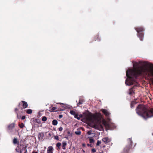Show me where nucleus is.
Instances as JSON below:
<instances>
[{
  "label": "nucleus",
  "mask_w": 153,
  "mask_h": 153,
  "mask_svg": "<svg viewBox=\"0 0 153 153\" xmlns=\"http://www.w3.org/2000/svg\"><path fill=\"white\" fill-rule=\"evenodd\" d=\"M133 65L134 69L129 68L126 72V76L127 78L126 79L125 84L126 85H133L136 83V80L138 75L142 74V71L138 70L140 65H143L145 66V68L142 70L143 72L147 73L150 71L149 69L151 68L152 65V64H150L147 62H143L139 61L138 62H132Z\"/></svg>",
  "instance_id": "1"
},
{
  "label": "nucleus",
  "mask_w": 153,
  "mask_h": 153,
  "mask_svg": "<svg viewBox=\"0 0 153 153\" xmlns=\"http://www.w3.org/2000/svg\"><path fill=\"white\" fill-rule=\"evenodd\" d=\"M135 110L137 114L145 119L153 117V108L148 109L144 105L139 104Z\"/></svg>",
  "instance_id": "2"
},
{
  "label": "nucleus",
  "mask_w": 153,
  "mask_h": 153,
  "mask_svg": "<svg viewBox=\"0 0 153 153\" xmlns=\"http://www.w3.org/2000/svg\"><path fill=\"white\" fill-rule=\"evenodd\" d=\"M136 30L138 33L137 36L140 38V40L141 41H143L144 35L143 32L144 30V29L143 27H140L137 28L136 29Z\"/></svg>",
  "instance_id": "3"
},
{
  "label": "nucleus",
  "mask_w": 153,
  "mask_h": 153,
  "mask_svg": "<svg viewBox=\"0 0 153 153\" xmlns=\"http://www.w3.org/2000/svg\"><path fill=\"white\" fill-rule=\"evenodd\" d=\"M128 144L125 147L123 150L124 153H128V151L131 148L132 141L131 138L127 139Z\"/></svg>",
  "instance_id": "4"
},
{
  "label": "nucleus",
  "mask_w": 153,
  "mask_h": 153,
  "mask_svg": "<svg viewBox=\"0 0 153 153\" xmlns=\"http://www.w3.org/2000/svg\"><path fill=\"white\" fill-rule=\"evenodd\" d=\"M21 103H22V107H21V110H23V109L26 108L27 107L28 104L26 102L24 101H22L21 102Z\"/></svg>",
  "instance_id": "5"
},
{
  "label": "nucleus",
  "mask_w": 153,
  "mask_h": 153,
  "mask_svg": "<svg viewBox=\"0 0 153 153\" xmlns=\"http://www.w3.org/2000/svg\"><path fill=\"white\" fill-rule=\"evenodd\" d=\"M102 112L106 116H108L109 115V112L106 110L102 109L101 110Z\"/></svg>",
  "instance_id": "6"
},
{
  "label": "nucleus",
  "mask_w": 153,
  "mask_h": 153,
  "mask_svg": "<svg viewBox=\"0 0 153 153\" xmlns=\"http://www.w3.org/2000/svg\"><path fill=\"white\" fill-rule=\"evenodd\" d=\"M102 112L106 116H108L109 115V112L106 110L102 109L101 110Z\"/></svg>",
  "instance_id": "7"
},
{
  "label": "nucleus",
  "mask_w": 153,
  "mask_h": 153,
  "mask_svg": "<svg viewBox=\"0 0 153 153\" xmlns=\"http://www.w3.org/2000/svg\"><path fill=\"white\" fill-rule=\"evenodd\" d=\"M15 123H12L10 124L8 126V128L9 130H12L14 127Z\"/></svg>",
  "instance_id": "8"
},
{
  "label": "nucleus",
  "mask_w": 153,
  "mask_h": 153,
  "mask_svg": "<svg viewBox=\"0 0 153 153\" xmlns=\"http://www.w3.org/2000/svg\"><path fill=\"white\" fill-rule=\"evenodd\" d=\"M13 143L14 145L17 144L18 145H19V141L16 138H14L13 140Z\"/></svg>",
  "instance_id": "9"
},
{
  "label": "nucleus",
  "mask_w": 153,
  "mask_h": 153,
  "mask_svg": "<svg viewBox=\"0 0 153 153\" xmlns=\"http://www.w3.org/2000/svg\"><path fill=\"white\" fill-rule=\"evenodd\" d=\"M53 148L52 146H49L47 152L48 153H53Z\"/></svg>",
  "instance_id": "10"
},
{
  "label": "nucleus",
  "mask_w": 153,
  "mask_h": 153,
  "mask_svg": "<svg viewBox=\"0 0 153 153\" xmlns=\"http://www.w3.org/2000/svg\"><path fill=\"white\" fill-rule=\"evenodd\" d=\"M133 88H132L129 89L128 94L130 95H132L135 94L134 91L133 89Z\"/></svg>",
  "instance_id": "11"
},
{
  "label": "nucleus",
  "mask_w": 153,
  "mask_h": 153,
  "mask_svg": "<svg viewBox=\"0 0 153 153\" xmlns=\"http://www.w3.org/2000/svg\"><path fill=\"white\" fill-rule=\"evenodd\" d=\"M44 137V134L42 132L40 133L38 135V138L40 140L42 139Z\"/></svg>",
  "instance_id": "12"
},
{
  "label": "nucleus",
  "mask_w": 153,
  "mask_h": 153,
  "mask_svg": "<svg viewBox=\"0 0 153 153\" xmlns=\"http://www.w3.org/2000/svg\"><path fill=\"white\" fill-rule=\"evenodd\" d=\"M102 141L105 143H107L109 142L108 139V137H106L102 139Z\"/></svg>",
  "instance_id": "13"
},
{
  "label": "nucleus",
  "mask_w": 153,
  "mask_h": 153,
  "mask_svg": "<svg viewBox=\"0 0 153 153\" xmlns=\"http://www.w3.org/2000/svg\"><path fill=\"white\" fill-rule=\"evenodd\" d=\"M137 102L135 101H132L131 103L130 107L132 108L134 107V105L136 104Z\"/></svg>",
  "instance_id": "14"
},
{
  "label": "nucleus",
  "mask_w": 153,
  "mask_h": 153,
  "mask_svg": "<svg viewBox=\"0 0 153 153\" xmlns=\"http://www.w3.org/2000/svg\"><path fill=\"white\" fill-rule=\"evenodd\" d=\"M49 108L51 110L53 111L56 112L58 111L57 110L55 111V110L56 109V107H52V105Z\"/></svg>",
  "instance_id": "15"
},
{
  "label": "nucleus",
  "mask_w": 153,
  "mask_h": 153,
  "mask_svg": "<svg viewBox=\"0 0 153 153\" xmlns=\"http://www.w3.org/2000/svg\"><path fill=\"white\" fill-rule=\"evenodd\" d=\"M62 148L63 149H65L66 148L65 147L67 145V143L66 142H63L62 143Z\"/></svg>",
  "instance_id": "16"
},
{
  "label": "nucleus",
  "mask_w": 153,
  "mask_h": 153,
  "mask_svg": "<svg viewBox=\"0 0 153 153\" xmlns=\"http://www.w3.org/2000/svg\"><path fill=\"white\" fill-rule=\"evenodd\" d=\"M58 122L57 120H53L52 121V124L54 126H56L57 125Z\"/></svg>",
  "instance_id": "17"
},
{
  "label": "nucleus",
  "mask_w": 153,
  "mask_h": 153,
  "mask_svg": "<svg viewBox=\"0 0 153 153\" xmlns=\"http://www.w3.org/2000/svg\"><path fill=\"white\" fill-rule=\"evenodd\" d=\"M22 152H24V153H27V149L25 148H22L20 151V153H22Z\"/></svg>",
  "instance_id": "18"
},
{
  "label": "nucleus",
  "mask_w": 153,
  "mask_h": 153,
  "mask_svg": "<svg viewBox=\"0 0 153 153\" xmlns=\"http://www.w3.org/2000/svg\"><path fill=\"white\" fill-rule=\"evenodd\" d=\"M33 121L34 122H36L37 123H40V120L39 119H33Z\"/></svg>",
  "instance_id": "19"
},
{
  "label": "nucleus",
  "mask_w": 153,
  "mask_h": 153,
  "mask_svg": "<svg viewBox=\"0 0 153 153\" xmlns=\"http://www.w3.org/2000/svg\"><path fill=\"white\" fill-rule=\"evenodd\" d=\"M84 102V100L82 99H80L79 100L78 104L79 105L82 104L83 102Z\"/></svg>",
  "instance_id": "20"
},
{
  "label": "nucleus",
  "mask_w": 153,
  "mask_h": 153,
  "mask_svg": "<svg viewBox=\"0 0 153 153\" xmlns=\"http://www.w3.org/2000/svg\"><path fill=\"white\" fill-rule=\"evenodd\" d=\"M105 126L106 127H107L109 128H110L111 127V124L109 123H105Z\"/></svg>",
  "instance_id": "21"
},
{
  "label": "nucleus",
  "mask_w": 153,
  "mask_h": 153,
  "mask_svg": "<svg viewBox=\"0 0 153 153\" xmlns=\"http://www.w3.org/2000/svg\"><path fill=\"white\" fill-rule=\"evenodd\" d=\"M26 112L28 114H30L32 113V111L31 109H27L26 111Z\"/></svg>",
  "instance_id": "22"
},
{
  "label": "nucleus",
  "mask_w": 153,
  "mask_h": 153,
  "mask_svg": "<svg viewBox=\"0 0 153 153\" xmlns=\"http://www.w3.org/2000/svg\"><path fill=\"white\" fill-rule=\"evenodd\" d=\"M89 141L90 143H93L94 142V139L92 138H89Z\"/></svg>",
  "instance_id": "23"
},
{
  "label": "nucleus",
  "mask_w": 153,
  "mask_h": 153,
  "mask_svg": "<svg viewBox=\"0 0 153 153\" xmlns=\"http://www.w3.org/2000/svg\"><path fill=\"white\" fill-rule=\"evenodd\" d=\"M87 119L88 120L91 122H93L94 121L93 120L91 117H88Z\"/></svg>",
  "instance_id": "24"
},
{
  "label": "nucleus",
  "mask_w": 153,
  "mask_h": 153,
  "mask_svg": "<svg viewBox=\"0 0 153 153\" xmlns=\"http://www.w3.org/2000/svg\"><path fill=\"white\" fill-rule=\"evenodd\" d=\"M70 113L72 115H74L76 114L75 112L73 110H71L70 112Z\"/></svg>",
  "instance_id": "25"
},
{
  "label": "nucleus",
  "mask_w": 153,
  "mask_h": 153,
  "mask_svg": "<svg viewBox=\"0 0 153 153\" xmlns=\"http://www.w3.org/2000/svg\"><path fill=\"white\" fill-rule=\"evenodd\" d=\"M47 119V117L45 116H43L42 117V120L43 121H45Z\"/></svg>",
  "instance_id": "26"
},
{
  "label": "nucleus",
  "mask_w": 153,
  "mask_h": 153,
  "mask_svg": "<svg viewBox=\"0 0 153 153\" xmlns=\"http://www.w3.org/2000/svg\"><path fill=\"white\" fill-rule=\"evenodd\" d=\"M19 127L21 128H22L24 127V124L23 123H22L21 124H19Z\"/></svg>",
  "instance_id": "27"
},
{
  "label": "nucleus",
  "mask_w": 153,
  "mask_h": 153,
  "mask_svg": "<svg viewBox=\"0 0 153 153\" xmlns=\"http://www.w3.org/2000/svg\"><path fill=\"white\" fill-rule=\"evenodd\" d=\"M75 133L76 135H80L81 134V132L80 131H77L75 132Z\"/></svg>",
  "instance_id": "28"
},
{
  "label": "nucleus",
  "mask_w": 153,
  "mask_h": 153,
  "mask_svg": "<svg viewBox=\"0 0 153 153\" xmlns=\"http://www.w3.org/2000/svg\"><path fill=\"white\" fill-rule=\"evenodd\" d=\"M61 146V143H57L56 146H57L59 149H60V147Z\"/></svg>",
  "instance_id": "29"
},
{
  "label": "nucleus",
  "mask_w": 153,
  "mask_h": 153,
  "mask_svg": "<svg viewBox=\"0 0 153 153\" xmlns=\"http://www.w3.org/2000/svg\"><path fill=\"white\" fill-rule=\"evenodd\" d=\"M74 117L75 118L77 119L78 120L80 119V117H78V115L77 114H76L75 115Z\"/></svg>",
  "instance_id": "30"
},
{
  "label": "nucleus",
  "mask_w": 153,
  "mask_h": 153,
  "mask_svg": "<svg viewBox=\"0 0 153 153\" xmlns=\"http://www.w3.org/2000/svg\"><path fill=\"white\" fill-rule=\"evenodd\" d=\"M101 141L98 140L97 141L96 145L97 146H99L100 144L101 143Z\"/></svg>",
  "instance_id": "31"
},
{
  "label": "nucleus",
  "mask_w": 153,
  "mask_h": 153,
  "mask_svg": "<svg viewBox=\"0 0 153 153\" xmlns=\"http://www.w3.org/2000/svg\"><path fill=\"white\" fill-rule=\"evenodd\" d=\"M18 110V109L17 108H16L15 109V112L17 114V115H18V113L17 112Z\"/></svg>",
  "instance_id": "32"
},
{
  "label": "nucleus",
  "mask_w": 153,
  "mask_h": 153,
  "mask_svg": "<svg viewBox=\"0 0 153 153\" xmlns=\"http://www.w3.org/2000/svg\"><path fill=\"white\" fill-rule=\"evenodd\" d=\"M21 105H22V103H21V102H20L18 105V106L19 108H20L21 109V107H22V106H21Z\"/></svg>",
  "instance_id": "33"
},
{
  "label": "nucleus",
  "mask_w": 153,
  "mask_h": 153,
  "mask_svg": "<svg viewBox=\"0 0 153 153\" xmlns=\"http://www.w3.org/2000/svg\"><path fill=\"white\" fill-rule=\"evenodd\" d=\"M87 134L88 135H90V134H92V133H91V131H88L87 132Z\"/></svg>",
  "instance_id": "34"
},
{
  "label": "nucleus",
  "mask_w": 153,
  "mask_h": 153,
  "mask_svg": "<svg viewBox=\"0 0 153 153\" xmlns=\"http://www.w3.org/2000/svg\"><path fill=\"white\" fill-rule=\"evenodd\" d=\"M54 139L56 140H59V137L58 136L56 135L54 137Z\"/></svg>",
  "instance_id": "35"
},
{
  "label": "nucleus",
  "mask_w": 153,
  "mask_h": 153,
  "mask_svg": "<svg viewBox=\"0 0 153 153\" xmlns=\"http://www.w3.org/2000/svg\"><path fill=\"white\" fill-rule=\"evenodd\" d=\"M63 128L62 127H59V131H61L62 130Z\"/></svg>",
  "instance_id": "36"
},
{
  "label": "nucleus",
  "mask_w": 153,
  "mask_h": 153,
  "mask_svg": "<svg viewBox=\"0 0 153 153\" xmlns=\"http://www.w3.org/2000/svg\"><path fill=\"white\" fill-rule=\"evenodd\" d=\"M91 151L92 152H96V150L94 149H93L91 150Z\"/></svg>",
  "instance_id": "37"
},
{
  "label": "nucleus",
  "mask_w": 153,
  "mask_h": 153,
  "mask_svg": "<svg viewBox=\"0 0 153 153\" xmlns=\"http://www.w3.org/2000/svg\"><path fill=\"white\" fill-rule=\"evenodd\" d=\"M87 145L88 146H90L91 147H92L93 146V145L91 144H88Z\"/></svg>",
  "instance_id": "38"
},
{
  "label": "nucleus",
  "mask_w": 153,
  "mask_h": 153,
  "mask_svg": "<svg viewBox=\"0 0 153 153\" xmlns=\"http://www.w3.org/2000/svg\"><path fill=\"white\" fill-rule=\"evenodd\" d=\"M25 118V116H22V120H24Z\"/></svg>",
  "instance_id": "39"
},
{
  "label": "nucleus",
  "mask_w": 153,
  "mask_h": 153,
  "mask_svg": "<svg viewBox=\"0 0 153 153\" xmlns=\"http://www.w3.org/2000/svg\"><path fill=\"white\" fill-rule=\"evenodd\" d=\"M63 117L62 115L60 114L59 115V118L60 119L62 118Z\"/></svg>",
  "instance_id": "40"
},
{
  "label": "nucleus",
  "mask_w": 153,
  "mask_h": 153,
  "mask_svg": "<svg viewBox=\"0 0 153 153\" xmlns=\"http://www.w3.org/2000/svg\"><path fill=\"white\" fill-rule=\"evenodd\" d=\"M82 117H83L82 115L81 114H80L79 115V117H80V118Z\"/></svg>",
  "instance_id": "41"
},
{
  "label": "nucleus",
  "mask_w": 153,
  "mask_h": 153,
  "mask_svg": "<svg viewBox=\"0 0 153 153\" xmlns=\"http://www.w3.org/2000/svg\"><path fill=\"white\" fill-rule=\"evenodd\" d=\"M68 134H71L70 131H68Z\"/></svg>",
  "instance_id": "42"
},
{
  "label": "nucleus",
  "mask_w": 153,
  "mask_h": 153,
  "mask_svg": "<svg viewBox=\"0 0 153 153\" xmlns=\"http://www.w3.org/2000/svg\"><path fill=\"white\" fill-rule=\"evenodd\" d=\"M27 145H26L25 146V147H23V148H26V149H27Z\"/></svg>",
  "instance_id": "43"
},
{
  "label": "nucleus",
  "mask_w": 153,
  "mask_h": 153,
  "mask_svg": "<svg viewBox=\"0 0 153 153\" xmlns=\"http://www.w3.org/2000/svg\"><path fill=\"white\" fill-rule=\"evenodd\" d=\"M82 146L85 147V144H84V143L82 144Z\"/></svg>",
  "instance_id": "44"
},
{
  "label": "nucleus",
  "mask_w": 153,
  "mask_h": 153,
  "mask_svg": "<svg viewBox=\"0 0 153 153\" xmlns=\"http://www.w3.org/2000/svg\"><path fill=\"white\" fill-rule=\"evenodd\" d=\"M32 153H38V152H33Z\"/></svg>",
  "instance_id": "45"
},
{
  "label": "nucleus",
  "mask_w": 153,
  "mask_h": 153,
  "mask_svg": "<svg viewBox=\"0 0 153 153\" xmlns=\"http://www.w3.org/2000/svg\"><path fill=\"white\" fill-rule=\"evenodd\" d=\"M82 152L83 153H85V150H82Z\"/></svg>",
  "instance_id": "46"
},
{
  "label": "nucleus",
  "mask_w": 153,
  "mask_h": 153,
  "mask_svg": "<svg viewBox=\"0 0 153 153\" xmlns=\"http://www.w3.org/2000/svg\"><path fill=\"white\" fill-rule=\"evenodd\" d=\"M64 110V109H62L61 110L60 109V110ZM59 111H60V110H59Z\"/></svg>",
  "instance_id": "47"
},
{
  "label": "nucleus",
  "mask_w": 153,
  "mask_h": 153,
  "mask_svg": "<svg viewBox=\"0 0 153 153\" xmlns=\"http://www.w3.org/2000/svg\"><path fill=\"white\" fill-rule=\"evenodd\" d=\"M63 107H64V108H65V105H64V106H63Z\"/></svg>",
  "instance_id": "48"
},
{
  "label": "nucleus",
  "mask_w": 153,
  "mask_h": 153,
  "mask_svg": "<svg viewBox=\"0 0 153 153\" xmlns=\"http://www.w3.org/2000/svg\"><path fill=\"white\" fill-rule=\"evenodd\" d=\"M95 134H94V135L93 137H94L95 136Z\"/></svg>",
  "instance_id": "49"
},
{
  "label": "nucleus",
  "mask_w": 153,
  "mask_h": 153,
  "mask_svg": "<svg viewBox=\"0 0 153 153\" xmlns=\"http://www.w3.org/2000/svg\"><path fill=\"white\" fill-rule=\"evenodd\" d=\"M152 76H153V73H152Z\"/></svg>",
  "instance_id": "50"
},
{
  "label": "nucleus",
  "mask_w": 153,
  "mask_h": 153,
  "mask_svg": "<svg viewBox=\"0 0 153 153\" xmlns=\"http://www.w3.org/2000/svg\"><path fill=\"white\" fill-rule=\"evenodd\" d=\"M152 135H153V133H152Z\"/></svg>",
  "instance_id": "51"
}]
</instances>
